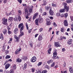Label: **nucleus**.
<instances>
[{"label": "nucleus", "mask_w": 73, "mask_h": 73, "mask_svg": "<svg viewBox=\"0 0 73 73\" xmlns=\"http://www.w3.org/2000/svg\"><path fill=\"white\" fill-rule=\"evenodd\" d=\"M4 73H9V71L5 70L4 71Z\"/></svg>", "instance_id": "nucleus-48"}, {"label": "nucleus", "mask_w": 73, "mask_h": 73, "mask_svg": "<svg viewBox=\"0 0 73 73\" xmlns=\"http://www.w3.org/2000/svg\"><path fill=\"white\" fill-rule=\"evenodd\" d=\"M48 17L50 19H51V20L53 19V17Z\"/></svg>", "instance_id": "nucleus-60"}, {"label": "nucleus", "mask_w": 73, "mask_h": 73, "mask_svg": "<svg viewBox=\"0 0 73 73\" xmlns=\"http://www.w3.org/2000/svg\"><path fill=\"white\" fill-rule=\"evenodd\" d=\"M46 24L47 25H49L50 24V20L48 18L46 19Z\"/></svg>", "instance_id": "nucleus-7"}, {"label": "nucleus", "mask_w": 73, "mask_h": 73, "mask_svg": "<svg viewBox=\"0 0 73 73\" xmlns=\"http://www.w3.org/2000/svg\"><path fill=\"white\" fill-rule=\"evenodd\" d=\"M52 5L53 7H56V4H54L53 3L52 4Z\"/></svg>", "instance_id": "nucleus-63"}, {"label": "nucleus", "mask_w": 73, "mask_h": 73, "mask_svg": "<svg viewBox=\"0 0 73 73\" xmlns=\"http://www.w3.org/2000/svg\"><path fill=\"white\" fill-rule=\"evenodd\" d=\"M43 4H42V5L44 6V5H46V0H43Z\"/></svg>", "instance_id": "nucleus-23"}, {"label": "nucleus", "mask_w": 73, "mask_h": 73, "mask_svg": "<svg viewBox=\"0 0 73 73\" xmlns=\"http://www.w3.org/2000/svg\"><path fill=\"white\" fill-rule=\"evenodd\" d=\"M64 25L65 27H67L68 26V21L66 20H65L64 21Z\"/></svg>", "instance_id": "nucleus-12"}, {"label": "nucleus", "mask_w": 73, "mask_h": 73, "mask_svg": "<svg viewBox=\"0 0 73 73\" xmlns=\"http://www.w3.org/2000/svg\"><path fill=\"white\" fill-rule=\"evenodd\" d=\"M9 50H5V54L7 55L8 53H9Z\"/></svg>", "instance_id": "nucleus-38"}, {"label": "nucleus", "mask_w": 73, "mask_h": 73, "mask_svg": "<svg viewBox=\"0 0 73 73\" xmlns=\"http://www.w3.org/2000/svg\"><path fill=\"white\" fill-rule=\"evenodd\" d=\"M51 50H52V48H50L48 50V53L49 54H50L51 53L50 52L51 51Z\"/></svg>", "instance_id": "nucleus-31"}, {"label": "nucleus", "mask_w": 73, "mask_h": 73, "mask_svg": "<svg viewBox=\"0 0 73 73\" xmlns=\"http://www.w3.org/2000/svg\"><path fill=\"white\" fill-rule=\"evenodd\" d=\"M63 5H64V6H66L67 5V3H65V2H64L62 3Z\"/></svg>", "instance_id": "nucleus-47"}, {"label": "nucleus", "mask_w": 73, "mask_h": 73, "mask_svg": "<svg viewBox=\"0 0 73 73\" xmlns=\"http://www.w3.org/2000/svg\"><path fill=\"white\" fill-rule=\"evenodd\" d=\"M21 50V48H20L19 49H18L15 52V54H18L20 52V51Z\"/></svg>", "instance_id": "nucleus-9"}, {"label": "nucleus", "mask_w": 73, "mask_h": 73, "mask_svg": "<svg viewBox=\"0 0 73 73\" xmlns=\"http://www.w3.org/2000/svg\"><path fill=\"white\" fill-rule=\"evenodd\" d=\"M9 21H12L13 19H12V17H11L10 18H9L8 19Z\"/></svg>", "instance_id": "nucleus-33"}, {"label": "nucleus", "mask_w": 73, "mask_h": 73, "mask_svg": "<svg viewBox=\"0 0 73 73\" xmlns=\"http://www.w3.org/2000/svg\"><path fill=\"white\" fill-rule=\"evenodd\" d=\"M72 39L69 40L67 41V44L68 45L72 44Z\"/></svg>", "instance_id": "nucleus-11"}, {"label": "nucleus", "mask_w": 73, "mask_h": 73, "mask_svg": "<svg viewBox=\"0 0 73 73\" xmlns=\"http://www.w3.org/2000/svg\"><path fill=\"white\" fill-rule=\"evenodd\" d=\"M54 68H55V69H57V68H58V65H56V66H55L54 67Z\"/></svg>", "instance_id": "nucleus-59"}, {"label": "nucleus", "mask_w": 73, "mask_h": 73, "mask_svg": "<svg viewBox=\"0 0 73 73\" xmlns=\"http://www.w3.org/2000/svg\"><path fill=\"white\" fill-rule=\"evenodd\" d=\"M36 57L35 56H33L31 59V61L32 62H35L36 61Z\"/></svg>", "instance_id": "nucleus-5"}, {"label": "nucleus", "mask_w": 73, "mask_h": 73, "mask_svg": "<svg viewBox=\"0 0 73 73\" xmlns=\"http://www.w3.org/2000/svg\"><path fill=\"white\" fill-rule=\"evenodd\" d=\"M35 22L36 25H38V23L41 24V23H42L43 22V18H39L38 19H36L35 20Z\"/></svg>", "instance_id": "nucleus-1"}, {"label": "nucleus", "mask_w": 73, "mask_h": 73, "mask_svg": "<svg viewBox=\"0 0 73 73\" xmlns=\"http://www.w3.org/2000/svg\"><path fill=\"white\" fill-rule=\"evenodd\" d=\"M10 66V64L9 63L5 65V68L6 69H8V68H9V67Z\"/></svg>", "instance_id": "nucleus-16"}, {"label": "nucleus", "mask_w": 73, "mask_h": 73, "mask_svg": "<svg viewBox=\"0 0 73 73\" xmlns=\"http://www.w3.org/2000/svg\"><path fill=\"white\" fill-rule=\"evenodd\" d=\"M2 23L4 25H8V24L7 23V19H5V18H3L2 19Z\"/></svg>", "instance_id": "nucleus-4"}, {"label": "nucleus", "mask_w": 73, "mask_h": 73, "mask_svg": "<svg viewBox=\"0 0 73 73\" xmlns=\"http://www.w3.org/2000/svg\"><path fill=\"white\" fill-rule=\"evenodd\" d=\"M29 44L30 45V46L32 47L33 46V42L32 41H30L29 43Z\"/></svg>", "instance_id": "nucleus-28"}, {"label": "nucleus", "mask_w": 73, "mask_h": 73, "mask_svg": "<svg viewBox=\"0 0 73 73\" xmlns=\"http://www.w3.org/2000/svg\"><path fill=\"white\" fill-rule=\"evenodd\" d=\"M53 24L54 26L55 27H57V25L56 24V23H55V22H54L53 23Z\"/></svg>", "instance_id": "nucleus-45"}, {"label": "nucleus", "mask_w": 73, "mask_h": 73, "mask_svg": "<svg viewBox=\"0 0 73 73\" xmlns=\"http://www.w3.org/2000/svg\"><path fill=\"white\" fill-rule=\"evenodd\" d=\"M12 68H13L14 70H16V64L13 65Z\"/></svg>", "instance_id": "nucleus-34"}, {"label": "nucleus", "mask_w": 73, "mask_h": 73, "mask_svg": "<svg viewBox=\"0 0 73 73\" xmlns=\"http://www.w3.org/2000/svg\"><path fill=\"white\" fill-rule=\"evenodd\" d=\"M45 68H47V69H49V66H47V65H46L45 66Z\"/></svg>", "instance_id": "nucleus-44"}, {"label": "nucleus", "mask_w": 73, "mask_h": 73, "mask_svg": "<svg viewBox=\"0 0 73 73\" xmlns=\"http://www.w3.org/2000/svg\"><path fill=\"white\" fill-rule=\"evenodd\" d=\"M14 37L17 40L16 41H17V42H18L19 41V38H18V37L16 35H14Z\"/></svg>", "instance_id": "nucleus-26"}, {"label": "nucleus", "mask_w": 73, "mask_h": 73, "mask_svg": "<svg viewBox=\"0 0 73 73\" xmlns=\"http://www.w3.org/2000/svg\"><path fill=\"white\" fill-rule=\"evenodd\" d=\"M46 15V12H44L42 14L43 16H45Z\"/></svg>", "instance_id": "nucleus-52"}, {"label": "nucleus", "mask_w": 73, "mask_h": 73, "mask_svg": "<svg viewBox=\"0 0 73 73\" xmlns=\"http://www.w3.org/2000/svg\"><path fill=\"white\" fill-rule=\"evenodd\" d=\"M10 73H14V70L13 69H12L10 70Z\"/></svg>", "instance_id": "nucleus-42"}, {"label": "nucleus", "mask_w": 73, "mask_h": 73, "mask_svg": "<svg viewBox=\"0 0 73 73\" xmlns=\"http://www.w3.org/2000/svg\"><path fill=\"white\" fill-rule=\"evenodd\" d=\"M15 13H16V11L14 10H12L11 11V13L10 14H12L13 15H15Z\"/></svg>", "instance_id": "nucleus-25"}, {"label": "nucleus", "mask_w": 73, "mask_h": 73, "mask_svg": "<svg viewBox=\"0 0 73 73\" xmlns=\"http://www.w3.org/2000/svg\"><path fill=\"white\" fill-rule=\"evenodd\" d=\"M47 73V71L46 70H43L42 71L41 73Z\"/></svg>", "instance_id": "nucleus-43"}, {"label": "nucleus", "mask_w": 73, "mask_h": 73, "mask_svg": "<svg viewBox=\"0 0 73 73\" xmlns=\"http://www.w3.org/2000/svg\"><path fill=\"white\" fill-rule=\"evenodd\" d=\"M70 18H71V20H72V21H73V16H71Z\"/></svg>", "instance_id": "nucleus-64"}, {"label": "nucleus", "mask_w": 73, "mask_h": 73, "mask_svg": "<svg viewBox=\"0 0 73 73\" xmlns=\"http://www.w3.org/2000/svg\"><path fill=\"white\" fill-rule=\"evenodd\" d=\"M38 15V13H35V14L33 15V20H34L36 19V17H37Z\"/></svg>", "instance_id": "nucleus-8"}, {"label": "nucleus", "mask_w": 73, "mask_h": 73, "mask_svg": "<svg viewBox=\"0 0 73 73\" xmlns=\"http://www.w3.org/2000/svg\"><path fill=\"white\" fill-rule=\"evenodd\" d=\"M60 12L61 13H62V12H64L65 11V9H60L59 10Z\"/></svg>", "instance_id": "nucleus-21"}, {"label": "nucleus", "mask_w": 73, "mask_h": 73, "mask_svg": "<svg viewBox=\"0 0 73 73\" xmlns=\"http://www.w3.org/2000/svg\"><path fill=\"white\" fill-rule=\"evenodd\" d=\"M35 70V69L34 68H33L31 69V71L32 72H34Z\"/></svg>", "instance_id": "nucleus-54"}, {"label": "nucleus", "mask_w": 73, "mask_h": 73, "mask_svg": "<svg viewBox=\"0 0 73 73\" xmlns=\"http://www.w3.org/2000/svg\"><path fill=\"white\" fill-rule=\"evenodd\" d=\"M73 2V0H67L66 1V3L68 4L69 3H72Z\"/></svg>", "instance_id": "nucleus-19"}, {"label": "nucleus", "mask_w": 73, "mask_h": 73, "mask_svg": "<svg viewBox=\"0 0 73 73\" xmlns=\"http://www.w3.org/2000/svg\"><path fill=\"white\" fill-rule=\"evenodd\" d=\"M49 9H50V7L49 6H45V9L46 11H49Z\"/></svg>", "instance_id": "nucleus-22"}, {"label": "nucleus", "mask_w": 73, "mask_h": 73, "mask_svg": "<svg viewBox=\"0 0 73 73\" xmlns=\"http://www.w3.org/2000/svg\"><path fill=\"white\" fill-rule=\"evenodd\" d=\"M37 72L38 73H41V70H39Z\"/></svg>", "instance_id": "nucleus-61"}, {"label": "nucleus", "mask_w": 73, "mask_h": 73, "mask_svg": "<svg viewBox=\"0 0 73 73\" xmlns=\"http://www.w3.org/2000/svg\"><path fill=\"white\" fill-rule=\"evenodd\" d=\"M49 13L50 16H53V15H54V12H53V11L52 10V8H50L49 11Z\"/></svg>", "instance_id": "nucleus-6"}, {"label": "nucleus", "mask_w": 73, "mask_h": 73, "mask_svg": "<svg viewBox=\"0 0 73 73\" xmlns=\"http://www.w3.org/2000/svg\"><path fill=\"white\" fill-rule=\"evenodd\" d=\"M64 8L65 9H66V12H68L69 9V7H67L66 6H64Z\"/></svg>", "instance_id": "nucleus-15"}, {"label": "nucleus", "mask_w": 73, "mask_h": 73, "mask_svg": "<svg viewBox=\"0 0 73 73\" xmlns=\"http://www.w3.org/2000/svg\"><path fill=\"white\" fill-rule=\"evenodd\" d=\"M54 52L53 53V57L54 58H59V57L57 56V52H56V51H57V50L56 49L54 48Z\"/></svg>", "instance_id": "nucleus-2"}, {"label": "nucleus", "mask_w": 73, "mask_h": 73, "mask_svg": "<svg viewBox=\"0 0 73 73\" xmlns=\"http://www.w3.org/2000/svg\"><path fill=\"white\" fill-rule=\"evenodd\" d=\"M22 5L23 7H27V4H23Z\"/></svg>", "instance_id": "nucleus-58"}, {"label": "nucleus", "mask_w": 73, "mask_h": 73, "mask_svg": "<svg viewBox=\"0 0 73 73\" xmlns=\"http://www.w3.org/2000/svg\"><path fill=\"white\" fill-rule=\"evenodd\" d=\"M5 50H5V48H4H4L2 50V51L3 52H5Z\"/></svg>", "instance_id": "nucleus-56"}, {"label": "nucleus", "mask_w": 73, "mask_h": 73, "mask_svg": "<svg viewBox=\"0 0 73 73\" xmlns=\"http://www.w3.org/2000/svg\"><path fill=\"white\" fill-rule=\"evenodd\" d=\"M14 32L15 34H17L18 32V29L17 28H16L14 30Z\"/></svg>", "instance_id": "nucleus-20"}, {"label": "nucleus", "mask_w": 73, "mask_h": 73, "mask_svg": "<svg viewBox=\"0 0 73 73\" xmlns=\"http://www.w3.org/2000/svg\"><path fill=\"white\" fill-rule=\"evenodd\" d=\"M3 34L5 35L7 33V31L6 29H4L3 31Z\"/></svg>", "instance_id": "nucleus-30"}, {"label": "nucleus", "mask_w": 73, "mask_h": 73, "mask_svg": "<svg viewBox=\"0 0 73 73\" xmlns=\"http://www.w3.org/2000/svg\"><path fill=\"white\" fill-rule=\"evenodd\" d=\"M18 13L19 15H21L22 14V12H21V11L20 10H19L18 11Z\"/></svg>", "instance_id": "nucleus-32"}, {"label": "nucleus", "mask_w": 73, "mask_h": 73, "mask_svg": "<svg viewBox=\"0 0 73 73\" xmlns=\"http://www.w3.org/2000/svg\"><path fill=\"white\" fill-rule=\"evenodd\" d=\"M33 8V6H31L30 7V8L29 9V12H32V8Z\"/></svg>", "instance_id": "nucleus-13"}, {"label": "nucleus", "mask_w": 73, "mask_h": 73, "mask_svg": "<svg viewBox=\"0 0 73 73\" xmlns=\"http://www.w3.org/2000/svg\"><path fill=\"white\" fill-rule=\"evenodd\" d=\"M52 62H53V60L51 59L49 60H48L47 62V63H48V64H50V63H52Z\"/></svg>", "instance_id": "nucleus-24"}, {"label": "nucleus", "mask_w": 73, "mask_h": 73, "mask_svg": "<svg viewBox=\"0 0 73 73\" xmlns=\"http://www.w3.org/2000/svg\"><path fill=\"white\" fill-rule=\"evenodd\" d=\"M62 51L63 52H65V50H65V49L64 48H62Z\"/></svg>", "instance_id": "nucleus-50"}, {"label": "nucleus", "mask_w": 73, "mask_h": 73, "mask_svg": "<svg viewBox=\"0 0 73 73\" xmlns=\"http://www.w3.org/2000/svg\"><path fill=\"white\" fill-rule=\"evenodd\" d=\"M21 58L24 61H25V60L27 59V56H23Z\"/></svg>", "instance_id": "nucleus-17"}, {"label": "nucleus", "mask_w": 73, "mask_h": 73, "mask_svg": "<svg viewBox=\"0 0 73 73\" xmlns=\"http://www.w3.org/2000/svg\"><path fill=\"white\" fill-rule=\"evenodd\" d=\"M55 65V63L54 62H53L51 65V67H53V66Z\"/></svg>", "instance_id": "nucleus-37"}, {"label": "nucleus", "mask_w": 73, "mask_h": 73, "mask_svg": "<svg viewBox=\"0 0 73 73\" xmlns=\"http://www.w3.org/2000/svg\"><path fill=\"white\" fill-rule=\"evenodd\" d=\"M21 60H22L19 58L17 60V62H21Z\"/></svg>", "instance_id": "nucleus-29"}, {"label": "nucleus", "mask_w": 73, "mask_h": 73, "mask_svg": "<svg viewBox=\"0 0 73 73\" xmlns=\"http://www.w3.org/2000/svg\"><path fill=\"white\" fill-rule=\"evenodd\" d=\"M55 46L56 47H58L60 46V44H59V42H58L55 44Z\"/></svg>", "instance_id": "nucleus-18"}, {"label": "nucleus", "mask_w": 73, "mask_h": 73, "mask_svg": "<svg viewBox=\"0 0 73 73\" xmlns=\"http://www.w3.org/2000/svg\"><path fill=\"white\" fill-rule=\"evenodd\" d=\"M69 70L71 73H73V67H69Z\"/></svg>", "instance_id": "nucleus-14"}, {"label": "nucleus", "mask_w": 73, "mask_h": 73, "mask_svg": "<svg viewBox=\"0 0 73 73\" xmlns=\"http://www.w3.org/2000/svg\"><path fill=\"white\" fill-rule=\"evenodd\" d=\"M63 66L64 67H66V63H65V62H64V63L63 64Z\"/></svg>", "instance_id": "nucleus-57"}, {"label": "nucleus", "mask_w": 73, "mask_h": 73, "mask_svg": "<svg viewBox=\"0 0 73 73\" xmlns=\"http://www.w3.org/2000/svg\"><path fill=\"white\" fill-rule=\"evenodd\" d=\"M60 31L61 32H65V29L64 28L62 27Z\"/></svg>", "instance_id": "nucleus-27"}, {"label": "nucleus", "mask_w": 73, "mask_h": 73, "mask_svg": "<svg viewBox=\"0 0 73 73\" xmlns=\"http://www.w3.org/2000/svg\"><path fill=\"white\" fill-rule=\"evenodd\" d=\"M20 33L21 36H23V35H24V33H23V32L21 30Z\"/></svg>", "instance_id": "nucleus-40"}, {"label": "nucleus", "mask_w": 73, "mask_h": 73, "mask_svg": "<svg viewBox=\"0 0 73 73\" xmlns=\"http://www.w3.org/2000/svg\"><path fill=\"white\" fill-rule=\"evenodd\" d=\"M18 27L19 28H21V31H23V29L24 28V26L23 25V23H21L19 24V25Z\"/></svg>", "instance_id": "nucleus-3"}, {"label": "nucleus", "mask_w": 73, "mask_h": 73, "mask_svg": "<svg viewBox=\"0 0 73 73\" xmlns=\"http://www.w3.org/2000/svg\"><path fill=\"white\" fill-rule=\"evenodd\" d=\"M18 20L19 21H21V17L20 16H18Z\"/></svg>", "instance_id": "nucleus-49"}, {"label": "nucleus", "mask_w": 73, "mask_h": 73, "mask_svg": "<svg viewBox=\"0 0 73 73\" xmlns=\"http://www.w3.org/2000/svg\"><path fill=\"white\" fill-rule=\"evenodd\" d=\"M25 25L27 30H28V29H29V28H28V24H27V23H25Z\"/></svg>", "instance_id": "nucleus-39"}, {"label": "nucleus", "mask_w": 73, "mask_h": 73, "mask_svg": "<svg viewBox=\"0 0 73 73\" xmlns=\"http://www.w3.org/2000/svg\"><path fill=\"white\" fill-rule=\"evenodd\" d=\"M42 64V62H40L38 63V64H37V66H40V65H41Z\"/></svg>", "instance_id": "nucleus-35"}, {"label": "nucleus", "mask_w": 73, "mask_h": 73, "mask_svg": "<svg viewBox=\"0 0 73 73\" xmlns=\"http://www.w3.org/2000/svg\"><path fill=\"white\" fill-rule=\"evenodd\" d=\"M27 64L25 63L24 65V66L23 67V69H26L27 68Z\"/></svg>", "instance_id": "nucleus-41"}, {"label": "nucleus", "mask_w": 73, "mask_h": 73, "mask_svg": "<svg viewBox=\"0 0 73 73\" xmlns=\"http://www.w3.org/2000/svg\"><path fill=\"white\" fill-rule=\"evenodd\" d=\"M8 33L9 35H11V34L12 33V32H11V31L9 30H8Z\"/></svg>", "instance_id": "nucleus-53"}, {"label": "nucleus", "mask_w": 73, "mask_h": 73, "mask_svg": "<svg viewBox=\"0 0 73 73\" xmlns=\"http://www.w3.org/2000/svg\"><path fill=\"white\" fill-rule=\"evenodd\" d=\"M11 56H9L8 55H7L5 58L6 59H8V58H9Z\"/></svg>", "instance_id": "nucleus-36"}, {"label": "nucleus", "mask_w": 73, "mask_h": 73, "mask_svg": "<svg viewBox=\"0 0 73 73\" xmlns=\"http://www.w3.org/2000/svg\"><path fill=\"white\" fill-rule=\"evenodd\" d=\"M60 33V31H57L56 32V35H58V33Z\"/></svg>", "instance_id": "nucleus-62"}, {"label": "nucleus", "mask_w": 73, "mask_h": 73, "mask_svg": "<svg viewBox=\"0 0 73 73\" xmlns=\"http://www.w3.org/2000/svg\"><path fill=\"white\" fill-rule=\"evenodd\" d=\"M28 10H26L25 11V14L26 15H28Z\"/></svg>", "instance_id": "nucleus-46"}, {"label": "nucleus", "mask_w": 73, "mask_h": 73, "mask_svg": "<svg viewBox=\"0 0 73 73\" xmlns=\"http://www.w3.org/2000/svg\"><path fill=\"white\" fill-rule=\"evenodd\" d=\"M43 38L42 37V35H40L39 36V37H38V40L39 41H41V40H42Z\"/></svg>", "instance_id": "nucleus-10"}, {"label": "nucleus", "mask_w": 73, "mask_h": 73, "mask_svg": "<svg viewBox=\"0 0 73 73\" xmlns=\"http://www.w3.org/2000/svg\"><path fill=\"white\" fill-rule=\"evenodd\" d=\"M43 30V29L42 28H41L39 29V32H41L42 30Z\"/></svg>", "instance_id": "nucleus-51"}, {"label": "nucleus", "mask_w": 73, "mask_h": 73, "mask_svg": "<svg viewBox=\"0 0 73 73\" xmlns=\"http://www.w3.org/2000/svg\"><path fill=\"white\" fill-rule=\"evenodd\" d=\"M3 37H1V36H0V40H3Z\"/></svg>", "instance_id": "nucleus-55"}]
</instances>
